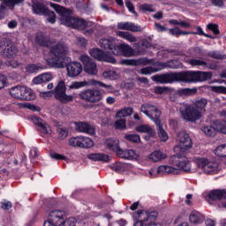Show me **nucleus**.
Listing matches in <instances>:
<instances>
[{"instance_id":"nucleus-1","label":"nucleus","mask_w":226,"mask_h":226,"mask_svg":"<svg viewBox=\"0 0 226 226\" xmlns=\"http://www.w3.org/2000/svg\"><path fill=\"white\" fill-rule=\"evenodd\" d=\"M36 42L41 47H48L49 52L44 55V59L50 68H63L66 64L64 54L68 52V45L63 41L56 43V40L49 38L42 33L36 34Z\"/></svg>"},{"instance_id":"nucleus-2","label":"nucleus","mask_w":226,"mask_h":226,"mask_svg":"<svg viewBox=\"0 0 226 226\" xmlns=\"http://www.w3.org/2000/svg\"><path fill=\"white\" fill-rule=\"evenodd\" d=\"M213 73L206 72H185L154 75L152 80L158 84H172V82H206L212 79Z\"/></svg>"},{"instance_id":"nucleus-3","label":"nucleus","mask_w":226,"mask_h":226,"mask_svg":"<svg viewBox=\"0 0 226 226\" xmlns=\"http://www.w3.org/2000/svg\"><path fill=\"white\" fill-rule=\"evenodd\" d=\"M49 6L60 15L61 24L67 26V27H72V29H79V31H84L87 29L88 26H91V22H87L84 19H79L72 17V11L60 6L57 4L49 3Z\"/></svg>"},{"instance_id":"nucleus-4","label":"nucleus","mask_w":226,"mask_h":226,"mask_svg":"<svg viewBox=\"0 0 226 226\" xmlns=\"http://www.w3.org/2000/svg\"><path fill=\"white\" fill-rule=\"evenodd\" d=\"M140 112L146 114L151 121L155 123L158 137L161 142H167V140H169V133L165 132V129H163V124L160 121L162 111H160V109H158L154 105L145 103L140 107Z\"/></svg>"},{"instance_id":"nucleus-5","label":"nucleus","mask_w":226,"mask_h":226,"mask_svg":"<svg viewBox=\"0 0 226 226\" xmlns=\"http://www.w3.org/2000/svg\"><path fill=\"white\" fill-rule=\"evenodd\" d=\"M99 46L101 49H104V50H110L114 56H124V57L133 56V49L130 45L124 43L117 45L114 37L101 39L99 41Z\"/></svg>"},{"instance_id":"nucleus-6","label":"nucleus","mask_w":226,"mask_h":226,"mask_svg":"<svg viewBox=\"0 0 226 226\" xmlns=\"http://www.w3.org/2000/svg\"><path fill=\"white\" fill-rule=\"evenodd\" d=\"M77 220L73 217L66 219V214L63 210H52L44 222L43 226H75Z\"/></svg>"},{"instance_id":"nucleus-7","label":"nucleus","mask_w":226,"mask_h":226,"mask_svg":"<svg viewBox=\"0 0 226 226\" xmlns=\"http://www.w3.org/2000/svg\"><path fill=\"white\" fill-rule=\"evenodd\" d=\"M134 226H163L158 222V212L139 210L133 214Z\"/></svg>"},{"instance_id":"nucleus-8","label":"nucleus","mask_w":226,"mask_h":226,"mask_svg":"<svg viewBox=\"0 0 226 226\" xmlns=\"http://www.w3.org/2000/svg\"><path fill=\"white\" fill-rule=\"evenodd\" d=\"M176 154L170 157V163L176 167L179 172L183 170L184 172H193L192 170V163L188 157H186V152H175Z\"/></svg>"},{"instance_id":"nucleus-9","label":"nucleus","mask_w":226,"mask_h":226,"mask_svg":"<svg viewBox=\"0 0 226 226\" xmlns=\"http://www.w3.org/2000/svg\"><path fill=\"white\" fill-rule=\"evenodd\" d=\"M194 163H196L197 167H199V169L205 174L215 175L222 170L218 162L211 161L206 157L194 158Z\"/></svg>"},{"instance_id":"nucleus-10","label":"nucleus","mask_w":226,"mask_h":226,"mask_svg":"<svg viewBox=\"0 0 226 226\" xmlns=\"http://www.w3.org/2000/svg\"><path fill=\"white\" fill-rule=\"evenodd\" d=\"M179 110L182 118L187 123H196L202 117V111L188 104H181Z\"/></svg>"},{"instance_id":"nucleus-11","label":"nucleus","mask_w":226,"mask_h":226,"mask_svg":"<svg viewBox=\"0 0 226 226\" xmlns=\"http://www.w3.org/2000/svg\"><path fill=\"white\" fill-rule=\"evenodd\" d=\"M177 142H178V144L174 147L175 153H187L193 146L192 138H190V135L186 133V132L177 133Z\"/></svg>"},{"instance_id":"nucleus-12","label":"nucleus","mask_w":226,"mask_h":226,"mask_svg":"<svg viewBox=\"0 0 226 226\" xmlns=\"http://www.w3.org/2000/svg\"><path fill=\"white\" fill-rule=\"evenodd\" d=\"M32 3V10L35 15H46V17H48L47 20L49 24L56 23V14L54 11H50L47 9L45 4L41 2L33 1Z\"/></svg>"},{"instance_id":"nucleus-13","label":"nucleus","mask_w":226,"mask_h":226,"mask_svg":"<svg viewBox=\"0 0 226 226\" xmlns=\"http://www.w3.org/2000/svg\"><path fill=\"white\" fill-rule=\"evenodd\" d=\"M68 52H70V48H68ZM68 52L64 55V57H65L66 59L64 65L63 67H59V69L64 68L66 66L68 77H72V78L79 77V75L82 73V64L79 62H70L72 61V59L66 56H68ZM55 68H58V67H55Z\"/></svg>"},{"instance_id":"nucleus-14","label":"nucleus","mask_w":226,"mask_h":226,"mask_svg":"<svg viewBox=\"0 0 226 226\" xmlns=\"http://www.w3.org/2000/svg\"><path fill=\"white\" fill-rule=\"evenodd\" d=\"M56 100L61 103H68L73 101V95L66 94V85L64 81H60L53 91Z\"/></svg>"},{"instance_id":"nucleus-15","label":"nucleus","mask_w":226,"mask_h":226,"mask_svg":"<svg viewBox=\"0 0 226 226\" xmlns=\"http://www.w3.org/2000/svg\"><path fill=\"white\" fill-rule=\"evenodd\" d=\"M87 86H95V87H104L105 89H112V86L105 85L103 82L96 79H90L89 81H74L69 86V89H80V87H87Z\"/></svg>"},{"instance_id":"nucleus-16","label":"nucleus","mask_w":226,"mask_h":226,"mask_svg":"<svg viewBox=\"0 0 226 226\" xmlns=\"http://www.w3.org/2000/svg\"><path fill=\"white\" fill-rule=\"evenodd\" d=\"M79 97L85 102H89L90 103H96L103 98V95L102 94V92H100V90L88 89L81 92L79 94Z\"/></svg>"},{"instance_id":"nucleus-17","label":"nucleus","mask_w":226,"mask_h":226,"mask_svg":"<svg viewBox=\"0 0 226 226\" xmlns=\"http://www.w3.org/2000/svg\"><path fill=\"white\" fill-rule=\"evenodd\" d=\"M79 61L83 64L84 72L88 75H98V67L96 66V63H94L89 56L82 55L79 57Z\"/></svg>"},{"instance_id":"nucleus-18","label":"nucleus","mask_w":226,"mask_h":226,"mask_svg":"<svg viewBox=\"0 0 226 226\" xmlns=\"http://www.w3.org/2000/svg\"><path fill=\"white\" fill-rule=\"evenodd\" d=\"M90 56L97 61H104V63H111V64H116V58L107 55L103 50L100 49H93L89 50Z\"/></svg>"},{"instance_id":"nucleus-19","label":"nucleus","mask_w":226,"mask_h":226,"mask_svg":"<svg viewBox=\"0 0 226 226\" xmlns=\"http://www.w3.org/2000/svg\"><path fill=\"white\" fill-rule=\"evenodd\" d=\"M0 20L4 19L6 15V11L8 10H13L15 8V4H20V3H24V0H0Z\"/></svg>"},{"instance_id":"nucleus-20","label":"nucleus","mask_w":226,"mask_h":226,"mask_svg":"<svg viewBox=\"0 0 226 226\" xmlns=\"http://www.w3.org/2000/svg\"><path fill=\"white\" fill-rule=\"evenodd\" d=\"M32 123L36 126H39L41 133H44L45 135H50L52 133V129L49 124L43 122V120L36 116H32L30 117Z\"/></svg>"},{"instance_id":"nucleus-21","label":"nucleus","mask_w":226,"mask_h":226,"mask_svg":"<svg viewBox=\"0 0 226 226\" xmlns=\"http://www.w3.org/2000/svg\"><path fill=\"white\" fill-rule=\"evenodd\" d=\"M117 29L124 31H132V33H141L142 27L139 25H135L132 22H118L117 25Z\"/></svg>"},{"instance_id":"nucleus-22","label":"nucleus","mask_w":226,"mask_h":226,"mask_svg":"<svg viewBox=\"0 0 226 226\" xmlns=\"http://www.w3.org/2000/svg\"><path fill=\"white\" fill-rule=\"evenodd\" d=\"M76 130L81 133H87L88 135H94V127L86 122L76 123Z\"/></svg>"},{"instance_id":"nucleus-23","label":"nucleus","mask_w":226,"mask_h":226,"mask_svg":"<svg viewBox=\"0 0 226 226\" xmlns=\"http://www.w3.org/2000/svg\"><path fill=\"white\" fill-rule=\"evenodd\" d=\"M157 174L161 176L177 175L179 174V170L169 165H161L157 169Z\"/></svg>"},{"instance_id":"nucleus-24","label":"nucleus","mask_w":226,"mask_h":226,"mask_svg":"<svg viewBox=\"0 0 226 226\" xmlns=\"http://www.w3.org/2000/svg\"><path fill=\"white\" fill-rule=\"evenodd\" d=\"M136 132L139 133H147L149 137H155L156 131L149 124H139L135 127Z\"/></svg>"},{"instance_id":"nucleus-25","label":"nucleus","mask_w":226,"mask_h":226,"mask_svg":"<svg viewBox=\"0 0 226 226\" xmlns=\"http://www.w3.org/2000/svg\"><path fill=\"white\" fill-rule=\"evenodd\" d=\"M88 160H92L93 162H103L107 163L110 157L108 154L102 153H94L87 154Z\"/></svg>"},{"instance_id":"nucleus-26","label":"nucleus","mask_w":226,"mask_h":226,"mask_svg":"<svg viewBox=\"0 0 226 226\" xmlns=\"http://www.w3.org/2000/svg\"><path fill=\"white\" fill-rule=\"evenodd\" d=\"M165 158H167V154L160 150H155L148 155V160L154 162V163H158V162H162V160H165Z\"/></svg>"},{"instance_id":"nucleus-27","label":"nucleus","mask_w":226,"mask_h":226,"mask_svg":"<svg viewBox=\"0 0 226 226\" xmlns=\"http://www.w3.org/2000/svg\"><path fill=\"white\" fill-rule=\"evenodd\" d=\"M207 197L211 200H222L223 199H226V191L214 190L208 193Z\"/></svg>"},{"instance_id":"nucleus-28","label":"nucleus","mask_w":226,"mask_h":226,"mask_svg":"<svg viewBox=\"0 0 226 226\" xmlns=\"http://www.w3.org/2000/svg\"><path fill=\"white\" fill-rule=\"evenodd\" d=\"M17 54H19V49H17L14 45H7L3 50V56H4V57H8L9 59L11 57H17Z\"/></svg>"},{"instance_id":"nucleus-29","label":"nucleus","mask_w":226,"mask_h":226,"mask_svg":"<svg viewBox=\"0 0 226 226\" xmlns=\"http://www.w3.org/2000/svg\"><path fill=\"white\" fill-rule=\"evenodd\" d=\"M189 221L191 223H194V225H199V223L204 222V215L200 212L192 211L189 215Z\"/></svg>"},{"instance_id":"nucleus-30","label":"nucleus","mask_w":226,"mask_h":226,"mask_svg":"<svg viewBox=\"0 0 226 226\" xmlns=\"http://www.w3.org/2000/svg\"><path fill=\"white\" fill-rule=\"evenodd\" d=\"M23 91H24V87L16 86L10 88L9 93L12 98H15L16 100H22Z\"/></svg>"},{"instance_id":"nucleus-31","label":"nucleus","mask_w":226,"mask_h":226,"mask_svg":"<svg viewBox=\"0 0 226 226\" xmlns=\"http://www.w3.org/2000/svg\"><path fill=\"white\" fill-rule=\"evenodd\" d=\"M105 147L112 151L113 153H117L119 148V140L114 139H108L104 142Z\"/></svg>"},{"instance_id":"nucleus-32","label":"nucleus","mask_w":226,"mask_h":226,"mask_svg":"<svg viewBox=\"0 0 226 226\" xmlns=\"http://www.w3.org/2000/svg\"><path fill=\"white\" fill-rule=\"evenodd\" d=\"M22 100L26 102H31V100H34L36 98V94L33 91V89L23 87V94H22Z\"/></svg>"},{"instance_id":"nucleus-33","label":"nucleus","mask_w":226,"mask_h":226,"mask_svg":"<svg viewBox=\"0 0 226 226\" xmlns=\"http://www.w3.org/2000/svg\"><path fill=\"white\" fill-rule=\"evenodd\" d=\"M116 34L117 36H119V38H123L124 40L130 41V43H135V41H137V37L133 36L130 32L117 31Z\"/></svg>"},{"instance_id":"nucleus-34","label":"nucleus","mask_w":226,"mask_h":226,"mask_svg":"<svg viewBox=\"0 0 226 226\" xmlns=\"http://www.w3.org/2000/svg\"><path fill=\"white\" fill-rule=\"evenodd\" d=\"M201 132L207 136V137H215L216 135V127H215V122L212 123V125H205L201 128Z\"/></svg>"},{"instance_id":"nucleus-35","label":"nucleus","mask_w":226,"mask_h":226,"mask_svg":"<svg viewBox=\"0 0 226 226\" xmlns=\"http://www.w3.org/2000/svg\"><path fill=\"white\" fill-rule=\"evenodd\" d=\"M132 167V165L128 163H123V162H117L113 165H111V170H114V172H124V170H128Z\"/></svg>"},{"instance_id":"nucleus-36","label":"nucleus","mask_w":226,"mask_h":226,"mask_svg":"<svg viewBox=\"0 0 226 226\" xmlns=\"http://www.w3.org/2000/svg\"><path fill=\"white\" fill-rule=\"evenodd\" d=\"M185 63L187 64H190L191 66H202L203 68H207V62L202 60V59H197V58H192L185 60Z\"/></svg>"},{"instance_id":"nucleus-37","label":"nucleus","mask_w":226,"mask_h":226,"mask_svg":"<svg viewBox=\"0 0 226 226\" xmlns=\"http://www.w3.org/2000/svg\"><path fill=\"white\" fill-rule=\"evenodd\" d=\"M214 126L219 133L226 135V121L225 120H215L214 121Z\"/></svg>"},{"instance_id":"nucleus-38","label":"nucleus","mask_w":226,"mask_h":226,"mask_svg":"<svg viewBox=\"0 0 226 226\" xmlns=\"http://www.w3.org/2000/svg\"><path fill=\"white\" fill-rule=\"evenodd\" d=\"M195 109H197L200 112H201V115L206 112V107H207V100L206 99H200L194 102Z\"/></svg>"},{"instance_id":"nucleus-39","label":"nucleus","mask_w":226,"mask_h":226,"mask_svg":"<svg viewBox=\"0 0 226 226\" xmlns=\"http://www.w3.org/2000/svg\"><path fill=\"white\" fill-rule=\"evenodd\" d=\"M45 65H42L41 64H32L26 67V71L27 73H36V72H40V70H45Z\"/></svg>"},{"instance_id":"nucleus-40","label":"nucleus","mask_w":226,"mask_h":226,"mask_svg":"<svg viewBox=\"0 0 226 226\" xmlns=\"http://www.w3.org/2000/svg\"><path fill=\"white\" fill-rule=\"evenodd\" d=\"M132 114H133V108H124L117 112L116 117H127V116H132Z\"/></svg>"},{"instance_id":"nucleus-41","label":"nucleus","mask_w":226,"mask_h":226,"mask_svg":"<svg viewBox=\"0 0 226 226\" xmlns=\"http://www.w3.org/2000/svg\"><path fill=\"white\" fill-rule=\"evenodd\" d=\"M214 153L215 156H219V158H226V144L218 146Z\"/></svg>"},{"instance_id":"nucleus-42","label":"nucleus","mask_w":226,"mask_h":226,"mask_svg":"<svg viewBox=\"0 0 226 226\" xmlns=\"http://www.w3.org/2000/svg\"><path fill=\"white\" fill-rule=\"evenodd\" d=\"M93 146H94V141H93V139L87 137L81 136L80 147H84L85 149H87L89 147H93Z\"/></svg>"},{"instance_id":"nucleus-43","label":"nucleus","mask_w":226,"mask_h":226,"mask_svg":"<svg viewBox=\"0 0 226 226\" xmlns=\"http://www.w3.org/2000/svg\"><path fill=\"white\" fill-rule=\"evenodd\" d=\"M102 77L104 79H109L110 80H116V79H117V77H119V75L117 74V72L116 71L109 70V71H105L102 73Z\"/></svg>"},{"instance_id":"nucleus-44","label":"nucleus","mask_w":226,"mask_h":226,"mask_svg":"<svg viewBox=\"0 0 226 226\" xmlns=\"http://www.w3.org/2000/svg\"><path fill=\"white\" fill-rule=\"evenodd\" d=\"M165 68H171V69H177L181 68V62L177 60H170L166 63H164Z\"/></svg>"},{"instance_id":"nucleus-45","label":"nucleus","mask_w":226,"mask_h":226,"mask_svg":"<svg viewBox=\"0 0 226 226\" xmlns=\"http://www.w3.org/2000/svg\"><path fill=\"white\" fill-rule=\"evenodd\" d=\"M141 63L140 60L135 59H124L120 61V64H125V66H139Z\"/></svg>"},{"instance_id":"nucleus-46","label":"nucleus","mask_w":226,"mask_h":226,"mask_svg":"<svg viewBox=\"0 0 226 226\" xmlns=\"http://www.w3.org/2000/svg\"><path fill=\"white\" fill-rule=\"evenodd\" d=\"M81 136L72 137L69 139V146L72 147H80Z\"/></svg>"},{"instance_id":"nucleus-47","label":"nucleus","mask_w":226,"mask_h":226,"mask_svg":"<svg viewBox=\"0 0 226 226\" xmlns=\"http://www.w3.org/2000/svg\"><path fill=\"white\" fill-rule=\"evenodd\" d=\"M208 56L213 57V59H220V60L226 59V55L220 51H211L208 53Z\"/></svg>"},{"instance_id":"nucleus-48","label":"nucleus","mask_w":226,"mask_h":226,"mask_svg":"<svg viewBox=\"0 0 226 226\" xmlns=\"http://www.w3.org/2000/svg\"><path fill=\"white\" fill-rule=\"evenodd\" d=\"M139 10H140L141 11H144V12L148 11L149 13H154V11H156V10L154 9V7L152 4H141V5L139 6Z\"/></svg>"},{"instance_id":"nucleus-49","label":"nucleus","mask_w":226,"mask_h":226,"mask_svg":"<svg viewBox=\"0 0 226 226\" xmlns=\"http://www.w3.org/2000/svg\"><path fill=\"white\" fill-rule=\"evenodd\" d=\"M154 73H156V72H160L162 70H165V63H160L157 62L151 66Z\"/></svg>"},{"instance_id":"nucleus-50","label":"nucleus","mask_w":226,"mask_h":226,"mask_svg":"<svg viewBox=\"0 0 226 226\" xmlns=\"http://www.w3.org/2000/svg\"><path fill=\"white\" fill-rule=\"evenodd\" d=\"M115 128L117 130H124L126 128V119L121 118L115 123Z\"/></svg>"},{"instance_id":"nucleus-51","label":"nucleus","mask_w":226,"mask_h":226,"mask_svg":"<svg viewBox=\"0 0 226 226\" xmlns=\"http://www.w3.org/2000/svg\"><path fill=\"white\" fill-rule=\"evenodd\" d=\"M57 133H58L59 140H64V139H66V137H68V130H66L64 128H59L57 130Z\"/></svg>"},{"instance_id":"nucleus-52","label":"nucleus","mask_w":226,"mask_h":226,"mask_svg":"<svg viewBox=\"0 0 226 226\" xmlns=\"http://www.w3.org/2000/svg\"><path fill=\"white\" fill-rule=\"evenodd\" d=\"M125 160H136L137 158V153L134 152V150H125Z\"/></svg>"},{"instance_id":"nucleus-53","label":"nucleus","mask_w":226,"mask_h":226,"mask_svg":"<svg viewBox=\"0 0 226 226\" xmlns=\"http://www.w3.org/2000/svg\"><path fill=\"white\" fill-rule=\"evenodd\" d=\"M125 139L130 140V142H140V136L139 134H127Z\"/></svg>"},{"instance_id":"nucleus-54","label":"nucleus","mask_w":226,"mask_h":226,"mask_svg":"<svg viewBox=\"0 0 226 226\" xmlns=\"http://www.w3.org/2000/svg\"><path fill=\"white\" fill-rule=\"evenodd\" d=\"M139 73L141 75H151V73H154L153 71V67H144L139 71Z\"/></svg>"},{"instance_id":"nucleus-55","label":"nucleus","mask_w":226,"mask_h":226,"mask_svg":"<svg viewBox=\"0 0 226 226\" xmlns=\"http://www.w3.org/2000/svg\"><path fill=\"white\" fill-rule=\"evenodd\" d=\"M207 29L212 31L214 34H220V30L218 29V25L210 23L207 25Z\"/></svg>"},{"instance_id":"nucleus-56","label":"nucleus","mask_w":226,"mask_h":226,"mask_svg":"<svg viewBox=\"0 0 226 226\" xmlns=\"http://www.w3.org/2000/svg\"><path fill=\"white\" fill-rule=\"evenodd\" d=\"M212 91H214V93H220L222 94H226V87H211Z\"/></svg>"},{"instance_id":"nucleus-57","label":"nucleus","mask_w":226,"mask_h":226,"mask_svg":"<svg viewBox=\"0 0 226 226\" xmlns=\"http://www.w3.org/2000/svg\"><path fill=\"white\" fill-rule=\"evenodd\" d=\"M41 77L42 78V82H50V80H52L53 77L52 74L50 72H46V73H42L41 74Z\"/></svg>"},{"instance_id":"nucleus-58","label":"nucleus","mask_w":226,"mask_h":226,"mask_svg":"<svg viewBox=\"0 0 226 226\" xmlns=\"http://www.w3.org/2000/svg\"><path fill=\"white\" fill-rule=\"evenodd\" d=\"M125 6L126 8H128L131 13H133V15H137V12L135 11V7L133 6V4L130 2V0L125 1Z\"/></svg>"},{"instance_id":"nucleus-59","label":"nucleus","mask_w":226,"mask_h":226,"mask_svg":"<svg viewBox=\"0 0 226 226\" xmlns=\"http://www.w3.org/2000/svg\"><path fill=\"white\" fill-rule=\"evenodd\" d=\"M5 64L11 68H19V66H20V63L17 60L7 61Z\"/></svg>"},{"instance_id":"nucleus-60","label":"nucleus","mask_w":226,"mask_h":226,"mask_svg":"<svg viewBox=\"0 0 226 226\" xmlns=\"http://www.w3.org/2000/svg\"><path fill=\"white\" fill-rule=\"evenodd\" d=\"M77 45L79 47H86L87 45V41L83 37H77Z\"/></svg>"},{"instance_id":"nucleus-61","label":"nucleus","mask_w":226,"mask_h":226,"mask_svg":"<svg viewBox=\"0 0 226 226\" xmlns=\"http://www.w3.org/2000/svg\"><path fill=\"white\" fill-rule=\"evenodd\" d=\"M169 33L172 36H180L181 29H179V27L176 26L174 28L169 29Z\"/></svg>"},{"instance_id":"nucleus-62","label":"nucleus","mask_w":226,"mask_h":226,"mask_svg":"<svg viewBox=\"0 0 226 226\" xmlns=\"http://www.w3.org/2000/svg\"><path fill=\"white\" fill-rule=\"evenodd\" d=\"M54 94V91H48V92H40L39 93V96H41V98H50L52 97V95Z\"/></svg>"},{"instance_id":"nucleus-63","label":"nucleus","mask_w":226,"mask_h":226,"mask_svg":"<svg viewBox=\"0 0 226 226\" xmlns=\"http://www.w3.org/2000/svg\"><path fill=\"white\" fill-rule=\"evenodd\" d=\"M181 93L183 94H187V95L195 94V93H197V89L196 88H193V89L184 88L181 90Z\"/></svg>"},{"instance_id":"nucleus-64","label":"nucleus","mask_w":226,"mask_h":226,"mask_svg":"<svg viewBox=\"0 0 226 226\" xmlns=\"http://www.w3.org/2000/svg\"><path fill=\"white\" fill-rule=\"evenodd\" d=\"M7 80L8 79H7L6 76L0 74V89L6 87Z\"/></svg>"}]
</instances>
